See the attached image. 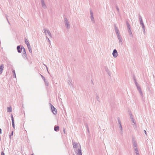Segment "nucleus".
Returning a JSON list of instances; mask_svg holds the SVG:
<instances>
[{"label": "nucleus", "mask_w": 155, "mask_h": 155, "mask_svg": "<svg viewBox=\"0 0 155 155\" xmlns=\"http://www.w3.org/2000/svg\"><path fill=\"white\" fill-rule=\"evenodd\" d=\"M73 146L74 151L77 155H82L80 144L76 142H73Z\"/></svg>", "instance_id": "nucleus-1"}, {"label": "nucleus", "mask_w": 155, "mask_h": 155, "mask_svg": "<svg viewBox=\"0 0 155 155\" xmlns=\"http://www.w3.org/2000/svg\"><path fill=\"white\" fill-rule=\"evenodd\" d=\"M132 142L134 147L135 152L137 155H139V153L137 148V144L136 141L134 138H132Z\"/></svg>", "instance_id": "nucleus-2"}, {"label": "nucleus", "mask_w": 155, "mask_h": 155, "mask_svg": "<svg viewBox=\"0 0 155 155\" xmlns=\"http://www.w3.org/2000/svg\"><path fill=\"white\" fill-rule=\"evenodd\" d=\"M64 23L66 28L67 29H70L71 26L70 24L68 19L66 18L65 17L64 18Z\"/></svg>", "instance_id": "nucleus-3"}, {"label": "nucleus", "mask_w": 155, "mask_h": 155, "mask_svg": "<svg viewBox=\"0 0 155 155\" xmlns=\"http://www.w3.org/2000/svg\"><path fill=\"white\" fill-rule=\"evenodd\" d=\"M135 81V82L136 84V85L137 88V90L139 91V93H140L141 97H143V94L142 93V91L141 90V88L139 85L136 82V80L135 79H134Z\"/></svg>", "instance_id": "nucleus-4"}, {"label": "nucleus", "mask_w": 155, "mask_h": 155, "mask_svg": "<svg viewBox=\"0 0 155 155\" xmlns=\"http://www.w3.org/2000/svg\"><path fill=\"white\" fill-rule=\"evenodd\" d=\"M43 31L45 35H47V34H48L49 35L50 38H52L51 34L49 29L44 28L43 29Z\"/></svg>", "instance_id": "nucleus-5"}, {"label": "nucleus", "mask_w": 155, "mask_h": 155, "mask_svg": "<svg viewBox=\"0 0 155 155\" xmlns=\"http://www.w3.org/2000/svg\"><path fill=\"white\" fill-rule=\"evenodd\" d=\"M50 105L51 106V111L55 115L57 113L56 109L51 104V103H50Z\"/></svg>", "instance_id": "nucleus-6"}, {"label": "nucleus", "mask_w": 155, "mask_h": 155, "mask_svg": "<svg viewBox=\"0 0 155 155\" xmlns=\"http://www.w3.org/2000/svg\"><path fill=\"white\" fill-rule=\"evenodd\" d=\"M120 44L122 45L123 44V39L120 35L117 36Z\"/></svg>", "instance_id": "nucleus-7"}, {"label": "nucleus", "mask_w": 155, "mask_h": 155, "mask_svg": "<svg viewBox=\"0 0 155 155\" xmlns=\"http://www.w3.org/2000/svg\"><path fill=\"white\" fill-rule=\"evenodd\" d=\"M41 7L44 9H45L47 8L46 4L45 3V0H40Z\"/></svg>", "instance_id": "nucleus-8"}, {"label": "nucleus", "mask_w": 155, "mask_h": 155, "mask_svg": "<svg viewBox=\"0 0 155 155\" xmlns=\"http://www.w3.org/2000/svg\"><path fill=\"white\" fill-rule=\"evenodd\" d=\"M90 13L91 15V21L93 23L94 22V19L93 16V13L91 10H90Z\"/></svg>", "instance_id": "nucleus-9"}, {"label": "nucleus", "mask_w": 155, "mask_h": 155, "mask_svg": "<svg viewBox=\"0 0 155 155\" xmlns=\"http://www.w3.org/2000/svg\"><path fill=\"white\" fill-rule=\"evenodd\" d=\"M22 56L24 58L26 59L27 58V54L25 51V50L24 47H23Z\"/></svg>", "instance_id": "nucleus-10"}, {"label": "nucleus", "mask_w": 155, "mask_h": 155, "mask_svg": "<svg viewBox=\"0 0 155 155\" xmlns=\"http://www.w3.org/2000/svg\"><path fill=\"white\" fill-rule=\"evenodd\" d=\"M112 55L114 58H116L117 57L118 55V53L116 49H115L113 50Z\"/></svg>", "instance_id": "nucleus-11"}, {"label": "nucleus", "mask_w": 155, "mask_h": 155, "mask_svg": "<svg viewBox=\"0 0 155 155\" xmlns=\"http://www.w3.org/2000/svg\"><path fill=\"white\" fill-rule=\"evenodd\" d=\"M114 29L117 36L120 35L119 29H118L117 27L116 26H114Z\"/></svg>", "instance_id": "nucleus-12"}, {"label": "nucleus", "mask_w": 155, "mask_h": 155, "mask_svg": "<svg viewBox=\"0 0 155 155\" xmlns=\"http://www.w3.org/2000/svg\"><path fill=\"white\" fill-rule=\"evenodd\" d=\"M23 47H22L21 48L19 46H17V49L18 53H20L21 52L22 50H23Z\"/></svg>", "instance_id": "nucleus-13"}, {"label": "nucleus", "mask_w": 155, "mask_h": 155, "mask_svg": "<svg viewBox=\"0 0 155 155\" xmlns=\"http://www.w3.org/2000/svg\"><path fill=\"white\" fill-rule=\"evenodd\" d=\"M11 117L12 120V126L13 128L14 129L15 128L14 122V118L13 117V115L12 114H11Z\"/></svg>", "instance_id": "nucleus-14"}, {"label": "nucleus", "mask_w": 155, "mask_h": 155, "mask_svg": "<svg viewBox=\"0 0 155 155\" xmlns=\"http://www.w3.org/2000/svg\"><path fill=\"white\" fill-rule=\"evenodd\" d=\"M130 117L131 119V121L133 122L134 123V124H136V123L135 122L133 118V116L132 114H130Z\"/></svg>", "instance_id": "nucleus-15"}, {"label": "nucleus", "mask_w": 155, "mask_h": 155, "mask_svg": "<svg viewBox=\"0 0 155 155\" xmlns=\"http://www.w3.org/2000/svg\"><path fill=\"white\" fill-rule=\"evenodd\" d=\"M126 23L127 26L128 30H131L130 26L127 21H126Z\"/></svg>", "instance_id": "nucleus-16"}, {"label": "nucleus", "mask_w": 155, "mask_h": 155, "mask_svg": "<svg viewBox=\"0 0 155 155\" xmlns=\"http://www.w3.org/2000/svg\"><path fill=\"white\" fill-rule=\"evenodd\" d=\"M139 20L140 21V24L141 25L144 24L143 21L142 20V18L140 15H139Z\"/></svg>", "instance_id": "nucleus-17"}, {"label": "nucleus", "mask_w": 155, "mask_h": 155, "mask_svg": "<svg viewBox=\"0 0 155 155\" xmlns=\"http://www.w3.org/2000/svg\"><path fill=\"white\" fill-rule=\"evenodd\" d=\"M4 68V66L2 64L0 66V74H2Z\"/></svg>", "instance_id": "nucleus-18"}, {"label": "nucleus", "mask_w": 155, "mask_h": 155, "mask_svg": "<svg viewBox=\"0 0 155 155\" xmlns=\"http://www.w3.org/2000/svg\"><path fill=\"white\" fill-rule=\"evenodd\" d=\"M129 36L130 37L133 38V35L131 31V30H128Z\"/></svg>", "instance_id": "nucleus-19"}, {"label": "nucleus", "mask_w": 155, "mask_h": 155, "mask_svg": "<svg viewBox=\"0 0 155 155\" xmlns=\"http://www.w3.org/2000/svg\"><path fill=\"white\" fill-rule=\"evenodd\" d=\"M25 42L27 47H29V46H30L28 41L26 38H25Z\"/></svg>", "instance_id": "nucleus-20"}, {"label": "nucleus", "mask_w": 155, "mask_h": 155, "mask_svg": "<svg viewBox=\"0 0 155 155\" xmlns=\"http://www.w3.org/2000/svg\"><path fill=\"white\" fill-rule=\"evenodd\" d=\"M7 110L8 112H12V108L11 107H7Z\"/></svg>", "instance_id": "nucleus-21"}, {"label": "nucleus", "mask_w": 155, "mask_h": 155, "mask_svg": "<svg viewBox=\"0 0 155 155\" xmlns=\"http://www.w3.org/2000/svg\"><path fill=\"white\" fill-rule=\"evenodd\" d=\"M54 130L56 131H57L59 130V127L58 126L54 127Z\"/></svg>", "instance_id": "nucleus-22"}, {"label": "nucleus", "mask_w": 155, "mask_h": 155, "mask_svg": "<svg viewBox=\"0 0 155 155\" xmlns=\"http://www.w3.org/2000/svg\"><path fill=\"white\" fill-rule=\"evenodd\" d=\"M71 82H72V80L71 79H70L69 80H68V84L70 86L72 85V84H71Z\"/></svg>", "instance_id": "nucleus-23"}, {"label": "nucleus", "mask_w": 155, "mask_h": 155, "mask_svg": "<svg viewBox=\"0 0 155 155\" xmlns=\"http://www.w3.org/2000/svg\"><path fill=\"white\" fill-rule=\"evenodd\" d=\"M119 128L121 130V134H122L123 132V129L121 125H119Z\"/></svg>", "instance_id": "nucleus-24"}, {"label": "nucleus", "mask_w": 155, "mask_h": 155, "mask_svg": "<svg viewBox=\"0 0 155 155\" xmlns=\"http://www.w3.org/2000/svg\"><path fill=\"white\" fill-rule=\"evenodd\" d=\"M28 47V50L29 51V52L30 53H32V49H31V47L30 46H29V47Z\"/></svg>", "instance_id": "nucleus-25"}, {"label": "nucleus", "mask_w": 155, "mask_h": 155, "mask_svg": "<svg viewBox=\"0 0 155 155\" xmlns=\"http://www.w3.org/2000/svg\"><path fill=\"white\" fill-rule=\"evenodd\" d=\"M96 99L98 101L100 102V98L97 94H96Z\"/></svg>", "instance_id": "nucleus-26"}, {"label": "nucleus", "mask_w": 155, "mask_h": 155, "mask_svg": "<svg viewBox=\"0 0 155 155\" xmlns=\"http://www.w3.org/2000/svg\"><path fill=\"white\" fill-rule=\"evenodd\" d=\"M12 72L14 74V76L15 77V78H16V74L15 73V70H13L12 71Z\"/></svg>", "instance_id": "nucleus-27"}, {"label": "nucleus", "mask_w": 155, "mask_h": 155, "mask_svg": "<svg viewBox=\"0 0 155 155\" xmlns=\"http://www.w3.org/2000/svg\"><path fill=\"white\" fill-rule=\"evenodd\" d=\"M45 84L47 85V86H48V85L49 83L48 81H46V80L44 81Z\"/></svg>", "instance_id": "nucleus-28"}, {"label": "nucleus", "mask_w": 155, "mask_h": 155, "mask_svg": "<svg viewBox=\"0 0 155 155\" xmlns=\"http://www.w3.org/2000/svg\"><path fill=\"white\" fill-rule=\"evenodd\" d=\"M117 120H118V124H119V125H121V122L120 121V119L119 118H118Z\"/></svg>", "instance_id": "nucleus-29"}, {"label": "nucleus", "mask_w": 155, "mask_h": 155, "mask_svg": "<svg viewBox=\"0 0 155 155\" xmlns=\"http://www.w3.org/2000/svg\"><path fill=\"white\" fill-rule=\"evenodd\" d=\"M46 40H47L48 41V42L49 43V44H51V41L49 40V38L47 36H46Z\"/></svg>", "instance_id": "nucleus-30"}, {"label": "nucleus", "mask_w": 155, "mask_h": 155, "mask_svg": "<svg viewBox=\"0 0 155 155\" xmlns=\"http://www.w3.org/2000/svg\"><path fill=\"white\" fill-rule=\"evenodd\" d=\"M40 75H41V76L42 78L44 80V81H45V77L41 74Z\"/></svg>", "instance_id": "nucleus-31"}, {"label": "nucleus", "mask_w": 155, "mask_h": 155, "mask_svg": "<svg viewBox=\"0 0 155 155\" xmlns=\"http://www.w3.org/2000/svg\"><path fill=\"white\" fill-rule=\"evenodd\" d=\"M115 7H116V9H117V11H118V12H119V8H118V7L116 5V6H115Z\"/></svg>", "instance_id": "nucleus-32"}, {"label": "nucleus", "mask_w": 155, "mask_h": 155, "mask_svg": "<svg viewBox=\"0 0 155 155\" xmlns=\"http://www.w3.org/2000/svg\"><path fill=\"white\" fill-rule=\"evenodd\" d=\"M141 25L142 26V27L143 30H144V29H145V27L144 25V24L142 25Z\"/></svg>", "instance_id": "nucleus-33"}, {"label": "nucleus", "mask_w": 155, "mask_h": 155, "mask_svg": "<svg viewBox=\"0 0 155 155\" xmlns=\"http://www.w3.org/2000/svg\"><path fill=\"white\" fill-rule=\"evenodd\" d=\"M5 16H6V18L7 20V21H8V23L10 25V23H9V21L8 20V18H7V15H6Z\"/></svg>", "instance_id": "nucleus-34"}, {"label": "nucleus", "mask_w": 155, "mask_h": 155, "mask_svg": "<svg viewBox=\"0 0 155 155\" xmlns=\"http://www.w3.org/2000/svg\"><path fill=\"white\" fill-rule=\"evenodd\" d=\"M144 132L145 133V134L146 135H147V132H146V131L145 130H144Z\"/></svg>", "instance_id": "nucleus-35"}, {"label": "nucleus", "mask_w": 155, "mask_h": 155, "mask_svg": "<svg viewBox=\"0 0 155 155\" xmlns=\"http://www.w3.org/2000/svg\"><path fill=\"white\" fill-rule=\"evenodd\" d=\"M45 66H46V69H47V70L48 71V72H48V68H47V66L45 65Z\"/></svg>", "instance_id": "nucleus-36"}, {"label": "nucleus", "mask_w": 155, "mask_h": 155, "mask_svg": "<svg viewBox=\"0 0 155 155\" xmlns=\"http://www.w3.org/2000/svg\"><path fill=\"white\" fill-rule=\"evenodd\" d=\"M63 132H64V133L65 134V130L64 128V129H63Z\"/></svg>", "instance_id": "nucleus-37"}, {"label": "nucleus", "mask_w": 155, "mask_h": 155, "mask_svg": "<svg viewBox=\"0 0 155 155\" xmlns=\"http://www.w3.org/2000/svg\"><path fill=\"white\" fill-rule=\"evenodd\" d=\"M0 133L1 134H2V129H0Z\"/></svg>", "instance_id": "nucleus-38"}, {"label": "nucleus", "mask_w": 155, "mask_h": 155, "mask_svg": "<svg viewBox=\"0 0 155 155\" xmlns=\"http://www.w3.org/2000/svg\"><path fill=\"white\" fill-rule=\"evenodd\" d=\"M13 131H12V133H11V136H12V135H13Z\"/></svg>", "instance_id": "nucleus-39"}, {"label": "nucleus", "mask_w": 155, "mask_h": 155, "mask_svg": "<svg viewBox=\"0 0 155 155\" xmlns=\"http://www.w3.org/2000/svg\"><path fill=\"white\" fill-rule=\"evenodd\" d=\"M143 32L144 33H145V29H144V30H143Z\"/></svg>", "instance_id": "nucleus-40"}, {"label": "nucleus", "mask_w": 155, "mask_h": 155, "mask_svg": "<svg viewBox=\"0 0 155 155\" xmlns=\"http://www.w3.org/2000/svg\"><path fill=\"white\" fill-rule=\"evenodd\" d=\"M3 155H5L4 154V153H3V152H2V155H3Z\"/></svg>", "instance_id": "nucleus-41"}, {"label": "nucleus", "mask_w": 155, "mask_h": 155, "mask_svg": "<svg viewBox=\"0 0 155 155\" xmlns=\"http://www.w3.org/2000/svg\"><path fill=\"white\" fill-rule=\"evenodd\" d=\"M11 135L9 136V138L10 139L11 138Z\"/></svg>", "instance_id": "nucleus-42"}, {"label": "nucleus", "mask_w": 155, "mask_h": 155, "mask_svg": "<svg viewBox=\"0 0 155 155\" xmlns=\"http://www.w3.org/2000/svg\"><path fill=\"white\" fill-rule=\"evenodd\" d=\"M87 130H88V132H89V129H88V127L87 128Z\"/></svg>", "instance_id": "nucleus-43"}, {"label": "nucleus", "mask_w": 155, "mask_h": 155, "mask_svg": "<svg viewBox=\"0 0 155 155\" xmlns=\"http://www.w3.org/2000/svg\"><path fill=\"white\" fill-rule=\"evenodd\" d=\"M31 155H33V154H31Z\"/></svg>", "instance_id": "nucleus-44"}]
</instances>
